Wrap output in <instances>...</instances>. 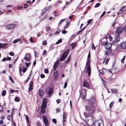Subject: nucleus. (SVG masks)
Returning a JSON list of instances; mask_svg holds the SVG:
<instances>
[{
    "label": "nucleus",
    "mask_w": 126,
    "mask_h": 126,
    "mask_svg": "<svg viewBox=\"0 0 126 126\" xmlns=\"http://www.w3.org/2000/svg\"><path fill=\"white\" fill-rule=\"evenodd\" d=\"M22 8V7L21 6H18L17 7V8L19 10H21Z\"/></svg>",
    "instance_id": "nucleus-63"
},
{
    "label": "nucleus",
    "mask_w": 126,
    "mask_h": 126,
    "mask_svg": "<svg viewBox=\"0 0 126 126\" xmlns=\"http://www.w3.org/2000/svg\"><path fill=\"white\" fill-rule=\"evenodd\" d=\"M120 35H116L115 37L114 38V40L113 41L112 44L115 45L116 44L117 42H119L120 39V38L119 37Z\"/></svg>",
    "instance_id": "nucleus-6"
},
{
    "label": "nucleus",
    "mask_w": 126,
    "mask_h": 126,
    "mask_svg": "<svg viewBox=\"0 0 126 126\" xmlns=\"http://www.w3.org/2000/svg\"><path fill=\"white\" fill-rule=\"evenodd\" d=\"M31 63H27L26 62H25V64L26 65V66L27 67L29 66V65Z\"/></svg>",
    "instance_id": "nucleus-58"
},
{
    "label": "nucleus",
    "mask_w": 126,
    "mask_h": 126,
    "mask_svg": "<svg viewBox=\"0 0 126 126\" xmlns=\"http://www.w3.org/2000/svg\"><path fill=\"white\" fill-rule=\"evenodd\" d=\"M40 77L41 78L43 79L45 78V76L44 74H41L40 75Z\"/></svg>",
    "instance_id": "nucleus-52"
},
{
    "label": "nucleus",
    "mask_w": 126,
    "mask_h": 126,
    "mask_svg": "<svg viewBox=\"0 0 126 126\" xmlns=\"http://www.w3.org/2000/svg\"><path fill=\"white\" fill-rule=\"evenodd\" d=\"M44 72L46 74L48 73L49 72L48 70L47 69H45L44 70Z\"/></svg>",
    "instance_id": "nucleus-40"
},
{
    "label": "nucleus",
    "mask_w": 126,
    "mask_h": 126,
    "mask_svg": "<svg viewBox=\"0 0 126 126\" xmlns=\"http://www.w3.org/2000/svg\"><path fill=\"white\" fill-rule=\"evenodd\" d=\"M16 26V25L15 24L8 25L6 26V28L8 29H12Z\"/></svg>",
    "instance_id": "nucleus-12"
},
{
    "label": "nucleus",
    "mask_w": 126,
    "mask_h": 126,
    "mask_svg": "<svg viewBox=\"0 0 126 126\" xmlns=\"http://www.w3.org/2000/svg\"><path fill=\"white\" fill-rule=\"evenodd\" d=\"M6 46L7 45V44L6 43H5L4 44H2L0 43V48H4V45Z\"/></svg>",
    "instance_id": "nucleus-25"
},
{
    "label": "nucleus",
    "mask_w": 126,
    "mask_h": 126,
    "mask_svg": "<svg viewBox=\"0 0 126 126\" xmlns=\"http://www.w3.org/2000/svg\"><path fill=\"white\" fill-rule=\"evenodd\" d=\"M50 28L49 27H47L45 29L47 31H48L50 30Z\"/></svg>",
    "instance_id": "nucleus-47"
},
{
    "label": "nucleus",
    "mask_w": 126,
    "mask_h": 126,
    "mask_svg": "<svg viewBox=\"0 0 126 126\" xmlns=\"http://www.w3.org/2000/svg\"><path fill=\"white\" fill-rule=\"evenodd\" d=\"M67 114L66 112H64L63 114L62 122H65Z\"/></svg>",
    "instance_id": "nucleus-17"
},
{
    "label": "nucleus",
    "mask_w": 126,
    "mask_h": 126,
    "mask_svg": "<svg viewBox=\"0 0 126 126\" xmlns=\"http://www.w3.org/2000/svg\"><path fill=\"white\" fill-rule=\"evenodd\" d=\"M112 46V44L110 43H108L105 46V48L106 49H108L110 52H111L112 51V49H111Z\"/></svg>",
    "instance_id": "nucleus-9"
},
{
    "label": "nucleus",
    "mask_w": 126,
    "mask_h": 126,
    "mask_svg": "<svg viewBox=\"0 0 126 126\" xmlns=\"http://www.w3.org/2000/svg\"><path fill=\"white\" fill-rule=\"evenodd\" d=\"M91 56L90 52H89L87 58L86 63L85 67H87L86 72L88 74V76H90L91 74Z\"/></svg>",
    "instance_id": "nucleus-1"
},
{
    "label": "nucleus",
    "mask_w": 126,
    "mask_h": 126,
    "mask_svg": "<svg viewBox=\"0 0 126 126\" xmlns=\"http://www.w3.org/2000/svg\"><path fill=\"white\" fill-rule=\"evenodd\" d=\"M52 122L54 123L55 124L57 122V121L55 119H53L52 120Z\"/></svg>",
    "instance_id": "nucleus-51"
},
{
    "label": "nucleus",
    "mask_w": 126,
    "mask_h": 126,
    "mask_svg": "<svg viewBox=\"0 0 126 126\" xmlns=\"http://www.w3.org/2000/svg\"><path fill=\"white\" fill-rule=\"evenodd\" d=\"M123 30L125 32H126V26H125L123 28Z\"/></svg>",
    "instance_id": "nucleus-64"
},
{
    "label": "nucleus",
    "mask_w": 126,
    "mask_h": 126,
    "mask_svg": "<svg viewBox=\"0 0 126 126\" xmlns=\"http://www.w3.org/2000/svg\"><path fill=\"white\" fill-rule=\"evenodd\" d=\"M85 110L88 112V114H93L94 112V109L92 108L91 109L90 107L88 106L85 107Z\"/></svg>",
    "instance_id": "nucleus-5"
},
{
    "label": "nucleus",
    "mask_w": 126,
    "mask_h": 126,
    "mask_svg": "<svg viewBox=\"0 0 126 126\" xmlns=\"http://www.w3.org/2000/svg\"><path fill=\"white\" fill-rule=\"evenodd\" d=\"M100 5V4L99 3H98L96 4L95 6L94 7L95 8H97Z\"/></svg>",
    "instance_id": "nucleus-38"
},
{
    "label": "nucleus",
    "mask_w": 126,
    "mask_h": 126,
    "mask_svg": "<svg viewBox=\"0 0 126 126\" xmlns=\"http://www.w3.org/2000/svg\"><path fill=\"white\" fill-rule=\"evenodd\" d=\"M33 82L32 81H31L29 85V87L28 89L29 91H31L33 89Z\"/></svg>",
    "instance_id": "nucleus-15"
},
{
    "label": "nucleus",
    "mask_w": 126,
    "mask_h": 126,
    "mask_svg": "<svg viewBox=\"0 0 126 126\" xmlns=\"http://www.w3.org/2000/svg\"><path fill=\"white\" fill-rule=\"evenodd\" d=\"M59 61L58 60H57L56 61V62L54 63L53 67L54 70V71L56 70L57 68L58 67L59 65Z\"/></svg>",
    "instance_id": "nucleus-16"
},
{
    "label": "nucleus",
    "mask_w": 126,
    "mask_h": 126,
    "mask_svg": "<svg viewBox=\"0 0 126 126\" xmlns=\"http://www.w3.org/2000/svg\"><path fill=\"white\" fill-rule=\"evenodd\" d=\"M115 63H113L111 67V69L112 70H115L116 69V68L115 67Z\"/></svg>",
    "instance_id": "nucleus-27"
},
{
    "label": "nucleus",
    "mask_w": 126,
    "mask_h": 126,
    "mask_svg": "<svg viewBox=\"0 0 126 126\" xmlns=\"http://www.w3.org/2000/svg\"><path fill=\"white\" fill-rule=\"evenodd\" d=\"M42 117L43 121L45 124V126H47L48 124V119L46 116H43Z\"/></svg>",
    "instance_id": "nucleus-10"
},
{
    "label": "nucleus",
    "mask_w": 126,
    "mask_h": 126,
    "mask_svg": "<svg viewBox=\"0 0 126 126\" xmlns=\"http://www.w3.org/2000/svg\"><path fill=\"white\" fill-rule=\"evenodd\" d=\"M75 38V36L74 35H73L72 36H71L70 38V39L71 40H72L74 39Z\"/></svg>",
    "instance_id": "nucleus-62"
},
{
    "label": "nucleus",
    "mask_w": 126,
    "mask_h": 126,
    "mask_svg": "<svg viewBox=\"0 0 126 126\" xmlns=\"http://www.w3.org/2000/svg\"><path fill=\"white\" fill-rule=\"evenodd\" d=\"M82 91L80 95V97L82 99H85L86 97V91L85 89H81Z\"/></svg>",
    "instance_id": "nucleus-4"
},
{
    "label": "nucleus",
    "mask_w": 126,
    "mask_h": 126,
    "mask_svg": "<svg viewBox=\"0 0 126 126\" xmlns=\"http://www.w3.org/2000/svg\"><path fill=\"white\" fill-rule=\"evenodd\" d=\"M62 39H59L58 40V41L56 43V44H58L59 43H60L62 42Z\"/></svg>",
    "instance_id": "nucleus-39"
},
{
    "label": "nucleus",
    "mask_w": 126,
    "mask_h": 126,
    "mask_svg": "<svg viewBox=\"0 0 126 126\" xmlns=\"http://www.w3.org/2000/svg\"><path fill=\"white\" fill-rule=\"evenodd\" d=\"M70 56H69L68 57V58L65 61V63H68L69 62L70 60Z\"/></svg>",
    "instance_id": "nucleus-32"
},
{
    "label": "nucleus",
    "mask_w": 126,
    "mask_h": 126,
    "mask_svg": "<svg viewBox=\"0 0 126 126\" xmlns=\"http://www.w3.org/2000/svg\"><path fill=\"white\" fill-rule=\"evenodd\" d=\"M39 94L41 97H42V96L43 95V91L40 90L39 91Z\"/></svg>",
    "instance_id": "nucleus-20"
},
{
    "label": "nucleus",
    "mask_w": 126,
    "mask_h": 126,
    "mask_svg": "<svg viewBox=\"0 0 126 126\" xmlns=\"http://www.w3.org/2000/svg\"><path fill=\"white\" fill-rule=\"evenodd\" d=\"M19 41H21V40L20 39H18L14 40L13 42V43L15 44L18 42Z\"/></svg>",
    "instance_id": "nucleus-30"
},
{
    "label": "nucleus",
    "mask_w": 126,
    "mask_h": 126,
    "mask_svg": "<svg viewBox=\"0 0 126 126\" xmlns=\"http://www.w3.org/2000/svg\"><path fill=\"white\" fill-rule=\"evenodd\" d=\"M110 34H108L105 37V38L107 39V38H109V37H110Z\"/></svg>",
    "instance_id": "nucleus-56"
},
{
    "label": "nucleus",
    "mask_w": 126,
    "mask_h": 126,
    "mask_svg": "<svg viewBox=\"0 0 126 126\" xmlns=\"http://www.w3.org/2000/svg\"><path fill=\"white\" fill-rule=\"evenodd\" d=\"M120 46L123 49H126V43L124 42H122L120 43Z\"/></svg>",
    "instance_id": "nucleus-14"
},
{
    "label": "nucleus",
    "mask_w": 126,
    "mask_h": 126,
    "mask_svg": "<svg viewBox=\"0 0 126 126\" xmlns=\"http://www.w3.org/2000/svg\"><path fill=\"white\" fill-rule=\"evenodd\" d=\"M70 22L68 21L67 22H66V24L63 27L64 29H66L68 26H69L70 25Z\"/></svg>",
    "instance_id": "nucleus-22"
},
{
    "label": "nucleus",
    "mask_w": 126,
    "mask_h": 126,
    "mask_svg": "<svg viewBox=\"0 0 126 126\" xmlns=\"http://www.w3.org/2000/svg\"><path fill=\"white\" fill-rule=\"evenodd\" d=\"M9 54L11 56H14V53L12 52H10Z\"/></svg>",
    "instance_id": "nucleus-48"
},
{
    "label": "nucleus",
    "mask_w": 126,
    "mask_h": 126,
    "mask_svg": "<svg viewBox=\"0 0 126 126\" xmlns=\"http://www.w3.org/2000/svg\"><path fill=\"white\" fill-rule=\"evenodd\" d=\"M83 86L86 87L88 89H89V83L86 80L84 81L83 83Z\"/></svg>",
    "instance_id": "nucleus-13"
},
{
    "label": "nucleus",
    "mask_w": 126,
    "mask_h": 126,
    "mask_svg": "<svg viewBox=\"0 0 126 126\" xmlns=\"http://www.w3.org/2000/svg\"><path fill=\"white\" fill-rule=\"evenodd\" d=\"M125 6H123L120 9V10L121 11V12H122L123 11V10L125 8Z\"/></svg>",
    "instance_id": "nucleus-49"
},
{
    "label": "nucleus",
    "mask_w": 126,
    "mask_h": 126,
    "mask_svg": "<svg viewBox=\"0 0 126 126\" xmlns=\"http://www.w3.org/2000/svg\"><path fill=\"white\" fill-rule=\"evenodd\" d=\"M3 108L2 106L0 105V111L2 112L3 111Z\"/></svg>",
    "instance_id": "nucleus-45"
},
{
    "label": "nucleus",
    "mask_w": 126,
    "mask_h": 126,
    "mask_svg": "<svg viewBox=\"0 0 126 126\" xmlns=\"http://www.w3.org/2000/svg\"><path fill=\"white\" fill-rule=\"evenodd\" d=\"M88 104L93 109H95L97 107L96 100L94 97H91L87 100Z\"/></svg>",
    "instance_id": "nucleus-2"
},
{
    "label": "nucleus",
    "mask_w": 126,
    "mask_h": 126,
    "mask_svg": "<svg viewBox=\"0 0 126 126\" xmlns=\"http://www.w3.org/2000/svg\"><path fill=\"white\" fill-rule=\"evenodd\" d=\"M98 125V126H103V123L101 122H100L99 124Z\"/></svg>",
    "instance_id": "nucleus-46"
},
{
    "label": "nucleus",
    "mask_w": 126,
    "mask_h": 126,
    "mask_svg": "<svg viewBox=\"0 0 126 126\" xmlns=\"http://www.w3.org/2000/svg\"><path fill=\"white\" fill-rule=\"evenodd\" d=\"M60 31L61 30H60V29H58L55 32V34L56 35H58L60 32Z\"/></svg>",
    "instance_id": "nucleus-28"
},
{
    "label": "nucleus",
    "mask_w": 126,
    "mask_h": 126,
    "mask_svg": "<svg viewBox=\"0 0 126 126\" xmlns=\"http://www.w3.org/2000/svg\"><path fill=\"white\" fill-rule=\"evenodd\" d=\"M110 51H107L105 52V54L106 55H108L109 54V53Z\"/></svg>",
    "instance_id": "nucleus-61"
},
{
    "label": "nucleus",
    "mask_w": 126,
    "mask_h": 126,
    "mask_svg": "<svg viewBox=\"0 0 126 126\" xmlns=\"http://www.w3.org/2000/svg\"><path fill=\"white\" fill-rule=\"evenodd\" d=\"M6 58L7 60L8 61H10L11 59V58L9 57H7Z\"/></svg>",
    "instance_id": "nucleus-55"
},
{
    "label": "nucleus",
    "mask_w": 126,
    "mask_h": 126,
    "mask_svg": "<svg viewBox=\"0 0 126 126\" xmlns=\"http://www.w3.org/2000/svg\"><path fill=\"white\" fill-rule=\"evenodd\" d=\"M25 118L27 122L29 123V118L28 115H26L25 116Z\"/></svg>",
    "instance_id": "nucleus-35"
},
{
    "label": "nucleus",
    "mask_w": 126,
    "mask_h": 126,
    "mask_svg": "<svg viewBox=\"0 0 126 126\" xmlns=\"http://www.w3.org/2000/svg\"><path fill=\"white\" fill-rule=\"evenodd\" d=\"M111 91L112 92V93H114L115 94H118V90L116 89H111Z\"/></svg>",
    "instance_id": "nucleus-18"
},
{
    "label": "nucleus",
    "mask_w": 126,
    "mask_h": 126,
    "mask_svg": "<svg viewBox=\"0 0 126 126\" xmlns=\"http://www.w3.org/2000/svg\"><path fill=\"white\" fill-rule=\"evenodd\" d=\"M110 59V58H108L106 59L105 62L106 64H107L108 63Z\"/></svg>",
    "instance_id": "nucleus-54"
},
{
    "label": "nucleus",
    "mask_w": 126,
    "mask_h": 126,
    "mask_svg": "<svg viewBox=\"0 0 126 126\" xmlns=\"http://www.w3.org/2000/svg\"><path fill=\"white\" fill-rule=\"evenodd\" d=\"M47 43L46 42V41H43L42 44L44 46H45L47 45Z\"/></svg>",
    "instance_id": "nucleus-41"
},
{
    "label": "nucleus",
    "mask_w": 126,
    "mask_h": 126,
    "mask_svg": "<svg viewBox=\"0 0 126 126\" xmlns=\"http://www.w3.org/2000/svg\"><path fill=\"white\" fill-rule=\"evenodd\" d=\"M69 49H66L62 54L60 59L59 60V61H62L64 60L67 57L69 53Z\"/></svg>",
    "instance_id": "nucleus-3"
},
{
    "label": "nucleus",
    "mask_w": 126,
    "mask_h": 126,
    "mask_svg": "<svg viewBox=\"0 0 126 126\" xmlns=\"http://www.w3.org/2000/svg\"><path fill=\"white\" fill-rule=\"evenodd\" d=\"M125 56H124L123 57V58L121 60V62L122 63H123L124 62V61L125 59Z\"/></svg>",
    "instance_id": "nucleus-42"
},
{
    "label": "nucleus",
    "mask_w": 126,
    "mask_h": 126,
    "mask_svg": "<svg viewBox=\"0 0 126 126\" xmlns=\"http://www.w3.org/2000/svg\"><path fill=\"white\" fill-rule=\"evenodd\" d=\"M46 108H44L41 107L40 110V112L41 114H43L45 113V110Z\"/></svg>",
    "instance_id": "nucleus-19"
},
{
    "label": "nucleus",
    "mask_w": 126,
    "mask_h": 126,
    "mask_svg": "<svg viewBox=\"0 0 126 126\" xmlns=\"http://www.w3.org/2000/svg\"><path fill=\"white\" fill-rule=\"evenodd\" d=\"M60 99H58L56 100V102L57 104H59L60 102Z\"/></svg>",
    "instance_id": "nucleus-44"
},
{
    "label": "nucleus",
    "mask_w": 126,
    "mask_h": 126,
    "mask_svg": "<svg viewBox=\"0 0 126 126\" xmlns=\"http://www.w3.org/2000/svg\"><path fill=\"white\" fill-rule=\"evenodd\" d=\"M46 12V11L45 10H43L41 13V15H43Z\"/></svg>",
    "instance_id": "nucleus-34"
},
{
    "label": "nucleus",
    "mask_w": 126,
    "mask_h": 126,
    "mask_svg": "<svg viewBox=\"0 0 126 126\" xmlns=\"http://www.w3.org/2000/svg\"><path fill=\"white\" fill-rule=\"evenodd\" d=\"M67 82H65L64 84V85L63 87V88H65L67 87Z\"/></svg>",
    "instance_id": "nucleus-50"
},
{
    "label": "nucleus",
    "mask_w": 126,
    "mask_h": 126,
    "mask_svg": "<svg viewBox=\"0 0 126 126\" xmlns=\"http://www.w3.org/2000/svg\"><path fill=\"white\" fill-rule=\"evenodd\" d=\"M62 32L63 34H65L67 33V32L66 30H64L62 31Z\"/></svg>",
    "instance_id": "nucleus-53"
},
{
    "label": "nucleus",
    "mask_w": 126,
    "mask_h": 126,
    "mask_svg": "<svg viewBox=\"0 0 126 126\" xmlns=\"http://www.w3.org/2000/svg\"><path fill=\"white\" fill-rule=\"evenodd\" d=\"M24 59L26 61H29L31 60V55L29 53H26L24 57Z\"/></svg>",
    "instance_id": "nucleus-7"
},
{
    "label": "nucleus",
    "mask_w": 126,
    "mask_h": 126,
    "mask_svg": "<svg viewBox=\"0 0 126 126\" xmlns=\"http://www.w3.org/2000/svg\"><path fill=\"white\" fill-rule=\"evenodd\" d=\"M123 31V29L122 28L119 27L116 29L115 33L118 35H119L120 34L122 33Z\"/></svg>",
    "instance_id": "nucleus-8"
},
{
    "label": "nucleus",
    "mask_w": 126,
    "mask_h": 126,
    "mask_svg": "<svg viewBox=\"0 0 126 126\" xmlns=\"http://www.w3.org/2000/svg\"><path fill=\"white\" fill-rule=\"evenodd\" d=\"M114 104V102H111L110 103L109 105V107L110 108H111L112 106L113 105V104Z\"/></svg>",
    "instance_id": "nucleus-37"
},
{
    "label": "nucleus",
    "mask_w": 126,
    "mask_h": 126,
    "mask_svg": "<svg viewBox=\"0 0 126 126\" xmlns=\"http://www.w3.org/2000/svg\"><path fill=\"white\" fill-rule=\"evenodd\" d=\"M27 68H24L22 70V71L23 73H25L26 71V70L27 69Z\"/></svg>",
    "instance_id": "nucleus-59"
},
{
    "label": "nucleus",
    "mask_w": 126,
    "mask_h": 126,
    "mask_svg": "<svg viewBox=\"0 0 126 126\" xmlns=\"http://www.w3.org/2000/svg\"><path fill=\"white\" fill-rule=\"evenodd\" d=\"M102 81L103 83L104 86H105V85H106V82L103 79H102Z\"/></svg>",
    "instance_id": "nucleus-60"
},
{
    "label": "nucleus",
    "mask_w": 126,
    "mask_h": 126,
    "mask_svg": "<svg viewBox=\"0 0 126 126\" xmlns=\"http://www.w3.org/2000/svg\"><path fill=\"white\" fill-rule=\"evenodd\" d=\"M77 44V42H75L74 43H72L70 45L72 47L71 49L72 50L75 47V46Z\"/></svg>",
    "instance_id": "nucleus-24"
},
{
    "label": "nucleus",
    "mask_w": 126,
    "mask_h": 126,
    "mask_svg": "<svg viewBox=\"0 0 126 126\" xmlns=\"http://www.w3.org/2000/svg\"><path fill=\"white\" fill-rule=\"evenodd\" d=\"M51 5L47 6H46L45 8V10H46V11H47L48 10L50 9L51 8Z\"/></svg>",
    "instance_id": "nucleus-26"
},
{
    "label": "nucleus",
    "mask_w": 126,
    "mask_h": 126,
    "mask_svg": "<svg viewBox=\"0 0 126 126\" xmlns=\"http://www.w3.org/2000/svg\"><path fill=\"white\" fill-rule=\"evenodd\" d=\"M100 122H102V121H100V120L95 121L94 123V125L95 126H98V124H99Z\"/></svg>",
    "instance_id": "nucleus-23"
},
{
    "label": "nucleus",
    "mask_w": 126,
    "mask_h": 126,
    "mask_svg": "<svg viewBox=\"0 0 126 126\" xmlns=\"http://www.w3.org/2000/svg\"><path fill=\"white\" fill-rule=\"evenodd\" d=\"M92 49H94L95 48V47L94 46V44L93 43H92Z\"/></svg>",
    "instance_id": "nucleus-57"
},
{
    "label": "nucleus",
    "mask_w": 126,
    "mask_h": 126,
    "mask_svg": "<svg viewBox=\"0 0 126 126\" xmlns=\"http://www.w3.org/2000/svg\"><path fill=\"white\" fill-rule=\"evenodd\" d=\"M47 99L46 98L43 99L42 106L41 107L44 108H46L47 107Z\"/></svg>",
    "instance_id": "nucleus-11"
},
{
    "label": "nucleus",
    "mask_w": 126,
    "mask_h": 126,
    "mask_svg": "<svg viewBox=\"0 0 126 126\" xmlns=\"http://www.w3.org/2000/svg\"><path fill=\"white\" fill-rule=\"evenodd\" d=\"M101 44L103 46H106L107 43V41H102L101 42Z\"/></svg>",
    "instance_id": "nucleus-31"
},
{
    "label": "nucleus",
    "mask_w": 126,
    "mask_h": 126,
    "mask_svg": "<svg viewBox=\"0 0 126 126\" xmlns=\"http://www.w3.org/2000/svg\"><path fill=\"white\" fill-rule=\"evenodd\" d=\"M53 90L51 88L49 89L48 91L47 92V94L49 96H50L53 93Z\"/></svg>",
    "instance_id": "nucleus-21"
},
{
    "label": "nucleus",
    "mask_w": 126,
    "mask_h": 126,
    "mask_svg": "<svg viewBox=\"0 0 126 126\" xmlns=\"http://www.w3.org/2000/svg\"><path fill=\"white\" fill-rule=\"evenodd\" d=\"M15 100L16 101L19 102V98L18 97H16L15 98Z\"/></svg>",
    "instance_id": "nucleus-33"
},
{
    "label": "nucleus",
    "mask_w": 126,
    "mask_h": 126,
    "mask_svg": "<svg viewBox=\"0 0 126 126\" xmlns=\"http://www.w3.org/2000/svg\"><path fill=\"white\" fill-rule=\"evenodd\" d=\"M6 92L5 90H3L1 93V95L2 96H4L6 94Z\"/></svg>",
    "instance_id": "nucleus-29"
},
{
    "label": "nucleus",
    "mask_w": 126,
    "mask_h": 126,
    "mask_svg": "<svg viewBox=\"0 0 126 126\" xmlns=\"http://www.w3.org/2000/svg\"><path fill=\"white\" fill-rule=\"evenodd\" d=\"M30 41L32 43H33L34 42V41L33 40L32 38V37H31L30 38Z\"/></svg>",
    "instance_id": "nucleus-43"
},
{
    "label": "nucleus",
    "mask_w": 126,
    "mask_h": 126,
    "mask_svg": "<svg viewBox=\"0 0 126 126\" xmlns=\"http://www.w3.org/2000/svg\"><path fill=\"white\" fill-rule=\"evenodd\" d=\"M93 20V19H91L87 21V25H89L91 22Z\"/></svg>",
    "instance_id": "nucleus-36"
}]
</instances>
